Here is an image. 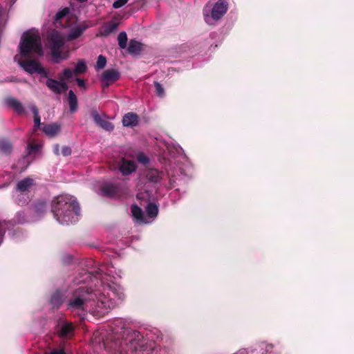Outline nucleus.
Wrapping results in <instances>:
<instances>
[{"mask_svg":"<svg viewBox=\"0 0 354 354\" xmlns=\"http://www.w3.org/2000/svg\"><path fill=\"white\" fill-rule=\"evenodd\" d=\"M103 344L110 354H140L146 348L144 337L139 331L124 327L109 334Z\"/></svg>","mask_w":354,"mask_h":354,"instance_id":"f257e3e1","label":"nucleus"},{"mask_svg":"<svg viewBox=\"0 0 354 354\" xmlns=\"http://www.w3.org/2000/svg\"><path fill=\"white\" fill-rule=\"evenodd\" d=\"M54 218L61 224H72L78 221L80 207L78 203L68 196L60 195L51 204Z\"/></svg>","mask_w":354,"mask_h":354,"instance_id":"f03ea898","label":"nucleus"},{"mask_svg":"<svg viewBox=\"0 0 354 354\" xmlns=\"http://www.w3.org/2000/svg\"><path fill=\"white\" fill-rule=\"evenodd\" d=\"M20 53L22 57H27L30 53L39 56L44 54L41 38L38 32H26L21 37L19 44Z\"/></svg>","mask_w":354,"mask_h":354,"instance_id":"7ed1b4c3","label":"nucleus"},{"mask_svg":"<svg viewBox=\"0 0 354 354\" xmlns=\"http://www.w3.org/2000/svg\"><path fill=\"white\" fill-rule=\"evenodd\" d=\"M50 53L54 58V62L58 64L61 59H66L67 54H63L61 48L64 44L63 38L58 32H53L49 37Z\"/></svg>","mask_w":354,"mask_h":354,"instance_id":"20e7f679","label":"nucleus"},{"mask_svg":"<svg viewBox=\"0 0 354 354\" xmlns=\"http://www.w3.org/2000/svg\"><path fill=\"white\" fill-rule=\"evenodd\" d=\"M48 210L47 202L44 199H38L31 203L29 207L30 216L35 221L44 216Z\"/></svg>","mask_w":354,"mask_h":354,"instance_id":"39448f33","label":"nucleus"},{"mask_svg":"<svg viewBox=\"0 0 354 354\" xmlns=\"http://www.w3.org/2000/svg\"><path fill=\"white\" fill-rule=\"evenodd\" d=\"M120 78V73L116 69H106L101 76L102 86L103 88L115 82Z\"/></svg>","mask_w":354,"mask_h":354,"instance_id":"423d86ee","label":"nucleus"},{"mask_svg":"<svg viewBox=\"0 0 354 354\" xmlns=\"http://www.w3.org/2000/svg\"><path fill=\"white\" fill-rule=\"evenodd\" d=\"M18 64L27 73L30 74L35 73L41 63L32 59H19Z\"/></svg>","mask_w":354,"mask_h":354,"instance_id":"0eeeda50","label":"nucleus"},{"mask_svg":"<svg viewBox=\"0 0 354 354\" xmlns=\"http://www.w3.org/2000/svg\"><path fill=\"white\" fill-rule=\"evenodd\" d=\"M227 4L222 0L218 1L212 8L211 15L214 20L220 19L227 12Z\"/></svg>","mask_w":354,"mask_h":354,"instance_id":"6e6552de","label":"nucleus"},{"mask_svg":"<svg viewBox=\"0 0 354 354\" xmlns=\"http://www.w3.org/2000/svg\"><path fill=\"white\" fill-rule=\"evenodd\" d=\"M102 194L109 198H117L120 196V188L117 184H106L101 187Z\"/></svg>","mask_w":354,"mask_h":354,"instance_id":"1a4fd4ad","label":"nucleus"},{"mask_svg":"<svg viewBox=\"0 0 354 354\" xmlns=\"http://www.w3.org/2000/svg\"><path fill=\"white\" fill-rule=\"evenodd\" d=\"M74 326L72 322H63L57 330L59 337H71L74 335Z\"/></svg>","mask_w":354,"mask_h":354,"instance_id":"9d476101","label":"nucleus"},{"mask_svg":"<svg viewBox=\"0 0 354 354\" xmlns=\"http://www.w3.org/2000/svg\"><path fill=\"white\" fill-rule=\"evenodd\" d=\"M90 26H91L88 25L86 22L84 21L82 24H80L79 25L72 28L67 35L68 40L72 41L77 39Z\"/></svg>","mask_w":354,"mask_h":354,"instance_id":"9b49d317","label":"nucleus"},{"mask_svg":"<svg viewBox=\"0 0 354 354\" xmlns=\"http://www.w3.org/2000/svg\"><path fill=\"white\" fill-rule=\"evenodd\" d=\"M139 116L133 113L129 112L126 113L122 118V124L126 127H134L138 124Z\"/></svg>","mask_w":354,"mask_h":354,"instance_id":"f8f14e48","label":"nucleus"},{"mask_svg":"<svg viewBox=\"0 0 354 354\" xmlns=\"http://www.w3.org/2000/svg\"><path fill=\"white\" fill-rule=\"evenodd\" d=\"M136 168L137 166L134 161L123 159L119 167V170L123 176H128L135 171Z\"/></svg>","mask_w":354,"mask_h":354,"instance_id":"ddd939ff","label":"nucleus"},{"mask_svg":"<svg viewBox=\"0 0 354 354\" xmlns=\"http://www.w3.org/2000/svg\"><path fill=\"white\" fill-rule=\"evenodd\" d=\"M164 174L156 169H149L146 171L145 176L147 179L153 183H159L163 178Z\"/></svg>","mask_w":354,"mask_h":354,"instance_id":"4468645a","label":"nucleus"},{"mask_svg":"<svg viewBox=\"0 0 354 354\" xmlns=\"http://www.w3.org/2000/svg\"><path fill=\"white\" fill-rule=\"evenodd\" d=\"M61 126L57 123L46 124L42 127V131L49 137H55L59 133Z\"/></svg>","mask_w":354,"mask_h":354,"instance_id":"2eb2a0df","label":"nucleus"},{"mask_svg":"<svg viewBox=\"0 0 354 354\" xmlns=\"http://www.w3.org/2000/svg\"><path fill=\"white\" fill-rule=\"evenodd\" d=\"M32 220L31 216H30V212L26 213L25 211L17 212L12 219V222L15 225L24 224Z\"/></svg>","mask_w":354,"mask_h":354,"instance_id":"dca6fc26","label":"nucleus"},{"mask_svg":"<svg viewBox=\"0 0 354 354\" xmlns=\"http://www.w3.org/2000/svg\"><path fill=\"white\" fill-rule=\"evenodd\" d=\"M68 306L71 308L84 310L85 299L80 296L75 297L68 300Z\"/></svg>","mask_w":354,"mask_h":354,"instance_id":"f3484780","label":"nucleus"},{"mask_svg":"<svg viewBox=\"0 0 354 354\" xmlns=\"http://www.w3.org/2000/svg\"><path fill=\"white\" fill-rule=\"evenodd\" d=\"M33 179L30 177L25 178L19 180L16 185V189L20 192L28 191L29 189L33 185Z\"/></svg>","mask_w":354,"mask_h":354,"instance_id":"a211bd4d","label":"nucleus"},{"mask_svg":"<svg viewBox=\"0 0 354 354\" xmlns=\"http://www.w3.org/2000/svg\"><path fill=\"white\" fill-rule=\"evenodd\" d=\"M142 50V44L135 40L131 39L127 48V51L129 54L133 55H140Z\"/></svg>","mask_w":354,"mask_h":354,"instance_id":"6ab92c4d","label":"nucleus"},{"mask_svg":"<svg viewBox=\"0 0 354 354\" xmlns=\"http://www.w3.org/2000/svg\"><path fill=\"white\" fill-rule=\"evenodd\" d=\"M6 104L10 107L12 108L17 113L22 114L24 113V109L21 103L14 97H8L6 99Z\"/></svg>","mask_w":354,"mask_h":354,"instance_id":"aec40b11","label":"nucleus"},{"mask_svg":"<svg viewBox=\"0 0 354 354\" xmlns=\"http://www.w3.org/2000/svg\"><path fill=\"white\" fill-rule=\"evenodd\" d=\"M119 24L114 21H110L106 23L102 28V35L108 36L111 33L117 30Z\"/></svg>","mask_w":354,"mask_h":354,"instance_id":"412c9836","label":"nucleus"},{"mask_svg":"<svg viewBox=\"0 0 354 354\" xmlns=\"http://www.w3.org/2000/svg\"><path fill=\"white\" fill-rule=\"evenodd\" d=\"M68 102L70 111L71 113L76 112L78 109L77 98L76 95L72 90H70L68 92Z\"/></svg>","mask_w":354,"mask_h":354,"instance_id":"4be33fe9","label":"nucleus"},{"mask_svg":"<svg viewBox=\"0 0 354 354\" xmlns=\"http://www.w3.org/2000/svg\"><path fill=\"white\" fill-rule=\"evenodd\" d=\"M63 295L59 290L55 291L51 296L50 304L53 308H58L63 303Z\"/></svg>","mask_w":354,"mask_h":354,"instance_id":"5701e85b","label":"nucleus"},{"mask_svg":"<svg viewBox=\"0 0 354 354\" xmlns=\"http://www.w3.org/2000/svg\"><path fill=\"white\" fill-rule=\"evenodd\" d=\"M12 151V144L11 142L6 138L0 139V151L8 155Z\"/></svg>","mask_w":354,"mask_h":354,"instance_id":"b1692460","label":"nucleus"},{"mask_svg":"<svg viewBox=\"0 0 354 354\" xmlns=\"http://www.w3.org/2000/svg\"><path fill=\"white\" fill-rule=\"evenodd\" d=\"M46 84L47 87L55 93L60 94L62 93V89L59 88V81L52 78H48Z\"/></svg>","mask_w":354,"mask_h":354,"instance_id":"393cba45","label":"nucleus"},{"mask_svg":"<svg viewBox=\"0 0 354 354\" xmlns=\"http://www.w3.org/2000/svg\"><path fill=\"white\" fill-rule=\"evenodd\" d=\"M86 71H87V66H86L84 60L80 59L77 62V63L74 68L75 75L84 73L86 72Z\"/></svg>","mask_w":354,"mask_h":354,"instance_id":"a878e982","label":"nucleus"},{"mask_svg":"<svg viewBox=\"0 0 354 354\" xmlns=\"http://www.w3.org/2000/svg\"><path fill=\"white\" fill-rule=\"evenodd\" d=\"M146 212L150 218H153L158 213V207L156 204L150 203L146 207Z\"/></svg>","mask_w":354,"mask_h":354,"instance_id":"bb28decb","label":"nucleus"},{"mask_svg":"<svg viewBox=\"0 0 354 354\" xmlns=\"http://www.w3.org/2000/svg\"><path fill=\"white\" fill-rule=\"evenodd\" d=\"M30 109L34 115L35 127L39 128L41 125V118L39 113V109L35 105H32Z\"/></svg>","mask_w":354,"mask_h":354,"instance_id":"cd10ccee","label":"nucleus"},{"mask_svg":"<svg viewBox=\"0 0 354 354\" xmlns=\"http://www.w3.org/2000/svg\"><path fill=\"white\" fill-rule=\"evenodd\" d=\"M131 213L132 215L137 219L140 221L143 220V212L142 209L138 207L137 205H133L131 206Z\"/></svg>","mask_w":354,"mask_h":354,"instance_id":"c85d7f7f","label":"nucleus"},{"mask_svg":"<svg viewBox=\"0 0 354 354\" xmlns=\"http://www.w3.org/2000/svg\"><path fill=\"white\" fill-rule=\"evenodd\" d=\"M127 35L125 32H121L118 36V45L120 48L124 49L127 44Z\"/></svg>","mask_w":354,"mask_h":354,"instance_id":"c756f323","label":"nucleus"},{"mask_svg":"<svg viewBox=\"0 0 354 354\" xmlns=\"http://www.w3.org/2000/svg\"><path fill=\"white\" fill-rule=\"evenodd\" d=\"M155 93L157 96L162 97L165 96V89L162 85L158 82H154Z\"/></svg>","mask_w":354,"mask_h":354,"instance_id":"7c9ffc66","label":"nucleus"},{"mask_svg":"<svg viewBox=\"0 0 354 354\" xmlns=\"http://www.w3.org/2000/svg\"><path fill=\"white\" fill-rule=\"evenodd\" d=\"M99 126L107 131H112L114 129L113 123L106 120H104Z\"/></svg>","mask_w":354,"mask_h":354,"instance_id":"2f4dec72","label":"nucleus"},{"mask_svg":"<svg viewBox=\"0 0 354 354\" xmlns=\"http://www.w3.org/2000/svg\"><path fill=\"white\" fill-rule=\"evenodd\" d=\"M106 64V59L104 56L100 55L98 56L96 63V68L99 69L104 68Z\"/></svg>","mask_w":354,"mask_h":354,"instance_id":"473e14b6","label":"nucleus"},{"mask_svg":"<svg viewBox=\"0 0 354 354\" xmlns=\"http://www.w3.org/2000/svg\"><path fill=\"white\" fill-rule=\"evenodd\" d=\"M74 71H73L71 68H65L62 73V77L61 80H70L74 75Z\"/></svg>","mask_w":354,"mask_h":354,"instance_id":"72a5a7b5","label":"nucleus"},{"mask_svg":"<svg viewBox=\"0 0 354 354\" xmlns=\"http://www.w3.org/2000/svg\"><path fill=\"white\" fill-rule=\"evenodd\" d=\"M44 354H66L64 346L62 348H54L48 351H45Z\"/></svg>","mask_w":354,"mask_h":354,"instance_id":"f704fd0d","label":"nucleus"},{"mask_svg":"<svg viewBox=\"0 0 354 354\" xmlns=\"http://www.w3.org/2000/svg\"><path fill=\"white\" fill-rule=\"evenodd\" d=\"M91 116L97 125H99L104 120V119L102 118L97 111H93L91 112Z\"/></svg>","mask_w":354,"mask_h":354,"instance_id":"c9c22d12","label":"nucleus"},{"mask_svg":"<svg viewBox=\"0 0 354 354\" xmlns=\"http://www.w3.org/2000/svg\"><path fill=\"white\" fill-rule=\"evenodd\" d=\"M36 73L40 75L42 77L48 78V72L42 66L41 64L39 65Z\"/></svg>","mask_w":354,"mask_h":354,"instance_id":"e433bc0d","label":"nucleus"},{"mask_svg":"<svg viewBox=\"0 0 354 354\" xmlns=\"http://www.w3.org/2000/svg\"><path fill=\"white\" fill-rule=\"evenodd\" d=\"M68 13V9L65 8L62 9V10L59 11L56 15H55V20L58 21L62 19L64 17H65Z\"/></svg>","mask_w":354,"mask_h":354,"instance_id":"4c0bfd02","label":"nucleus"},{"mask_svg":"<svg viewBox=\"0 0 354 354\" xmlns=\"http://www.w3.org/2000/svg\"><path fill=\"white\" fill-rule=\"evenodd\" d=\"M39 149V146L35 144H29L28 146V153L27 156L30 155L32 153L37 151Z\"/></svg>","mask_w":354,"mask_h":354,"instance_id":"58836bf2","label":"nucleus"},{"mask_svg":"<svg viewBox=\"0 0 354 354\" xmlns=\"http://www.w3.org/2000/svg\"><path fill=\"white\" fill-rule=\"evenodd\" d=\"M137 160L139 162L142 164H147L149 162V158L143 153H140L137 156Z\"/></svg>","mask_w":354,"mask_h":354,"instance_id":"ea45409f","label":"nucleus"},{"mask_svg":"<svg viewBox=\"0 0 354 354\" xmlns=\"http://www.w3.org/2000/svg\"><path fill=\"white\" fill-rule=\"evenodd\" d=\"M128 2V0H117L115 1L113 4V7L114 8H120L121 7H122L124 5H125Z\"/></svg>","mask_w":354,"mask_h":354,"instance_id":"a19ab883","label":"nucleus"},{"mask_svg":"<svg viewBox=\"0 0 354 354\" xmlns=\"http://www.w3.org/2000/svg\"><path fill=\"white\" fill-rule=\"evenodd\" d=\"M71 149L69 147L64 146L62 149V153L64 156H68L71 154Z\"/></svg>","mask_w":354,"mask_h":354,"instance_id":"79ce46f5","label":"nucleus"},{"mask_svg":"<svg viewBox=\"0 0 354 354\" xmlns=\"http://www.w3.org/2000/svg\"><path fill=\"white\" fill-rule=\"evenodd\" d=\"M59 88L62 89V93L65 92L68 90V84L65 82H62V81L59 82Z\"/></svg>","mask_w":354,"mask_h":354,"instance_id":"37998d69","label":"nucleus"},{"mask_svg":"<svg viewBox=\"0 0 354 354\" xmlns=\"http://www.w3.org/2000/svg\"><path fill=\"white\" fill-rule=\"evenodd\" d=\"M76 82H77V85L80 87L85 88L86 83H85V81L84 80L80 79V78H76Z\"/></svg>","mask_w":354,"mask_h":354,"instance_id":"c03bdc74","label":"nucleus"},{"mask_svg":"<svg viewBox=\"0 0 354 354\" xmlns=\"http://www.w3.org/2000/svg\"><path fill=\"white\" fill-rule=\"evenodd\" d=\"M53 151L55 155H59V145L58 144L54 145Z\"/></svg>","mask_w":354,"mask_h":354,"instance_id":"a18cd8bd","label":"nucleus"}]
</instances>
